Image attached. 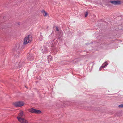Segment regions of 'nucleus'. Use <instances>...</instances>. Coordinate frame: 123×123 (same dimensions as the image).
Masks as SVG:
<instances>
[{"mask_svg":"<svg viewBox=\"0 0 123 123\" xmlns=\"http://www.w3.org/2000/svg\"><path fill=\"white\" fill-rule=\"evenodd\" d=\"M24 103L22 101H18L14 103V105L16 107H20L23 105Z\"/></svg>","mask_w":123,"mask_h":123,"instance_id":"obj_4","label":"nucleus"},{"mask_svg":"<svg viewBox=\"0 0 123 123\" xmlns=\"http://www.w3.org/2000/svg\"><path fill=\"white\" fill-rule=\"evenodd\" d=\"M43 51V53H46L48 52V49L45 46H43L42 48Z\"/></svg>","mask_w":123,"mask_h":123,"instance_id":"obj_8","label":"nucleus"},{"mask_svg":"<svg viewBox=\"0 0 123 123\" xmlns=\"http://www.w3.org/2000/svg\"><path fill=\"white\" fill-rule=\"evenodd\" d=\"M32 39L31 36L30 35H28L27 37H26L24 38L23 44L25 45L30 43Z\"/></svg>","mask_w":123,"mask_h":123,"instance_id":"obj_2","label":"nucleus"},{"mask_svg":"<svg viewBox=\"0 0 123 123\" xmlns=\"http://www.w3.org/2000/svg\"><path fill=\"white\" fill-rule=\"evenodd\" d=\"M25 86L27 88L26 86Z\"/></svg>","mask_w":123,"mask_h":123,"instance_id":"obj_18","label":"nucleus"},{"mask_svg":"<svg viewBox=\"0 0 123 123\" xmlns=\"http://www.w3.org/2000/svg\"><path fill=\"white\" fill-rule=\"evenodd\" d=\"M34 59L33 56H31V55H29L27 57V59L29 61L32 60Z\"/></svg>","mask_w":123,"mask_h":123,"instance_id":"obj_9","label":"nucleus"},{"mask_svg":"<svg viewBox=\"0 0 123 123\" xmlns=\"http://www.w3.org/2000/svg\"><path fill=\"white\" fill-rule=\"evenodd\" d=\"M118 106L120 108H123V104H122L119 105Z\"/></svg>","mask_w":123,"mask_h":123,"instance_id":"obj_11","label":"nucleus"},{"mask_svg":"<svg viewBox=\"0 0 123 123\" xmlns=\"http://www.w3.org/2000/svg\"><path fill=\"white\" fill-rule=\"evenodd\" d=\"M55 44L54 43V40H52L48 43L47 46L49 47H53L55 46Z\"/></svg>","mask_w":123,"mask_h":123,"instance_id":"obj_5","label":"nucleus"},{"mask_svg":"<svg viewBox=\"0 0 123 123\" xmlns=\"http://www.w3.org/2000/svg\"><path fill=\"white\" fill-rule=\"evenodd\" d=\"M41 12L42 13H45V12H46L45 11L43 10L41 11Z\"/></svg>","mask_w":123,"mask_h":123,"instance_id":"obj_13","label":"nucleus"},{"mask_svg":"<svg viewBox=\"0 0 123 123\" xmlns=\"http://www.w3.org/2000/svg\"><path fill=\"white\" fill-rule=\"evenodd\" d=\"M92 43H89L88 44H91Z\"/></svg>","mask_w":123,"mask_h":123,"instance_id":"obj_16","label":"nucleus"},{"mask_svg":"<svg viewBox=\"0 0 123 123\" xmlns=\"http://www.w3.org/2000/svg\"><path fill=\"white\" fill-rule=\"evenodd\" d=\"M108 65V64L107 63V62L105 61V62L103 63L102 65L100 67L99 70H100L101 68H104Z\"/></svg>","mask_w":123,"mask_h":123,"instance_id":"obj_7","label":"nucleus"},{"mask_svg":"<svg viewBox=\"0 0 123 123\" xmlns=\"http://www.w3.org/2000/svg\"><path fill=\"white\" fill-rule=\"evenodd\" d=\"M25 117V115L23 114V112L21 111L19 113L18 116L17 117L18 120L19 121L22 123H28V121L25 119L22 118Z\"/></svg>","mask_w":123,"mask_h":123,"instance_id":"obj_1","label":"nucleus"},{"mask_svg":"<svg viewBox=\"0 0 123 123\" xmlns=\"http://www.w3.org/2000/svg\"><path fill=\"white\" fill-rule=\"evenodd\" d=\"M56 31H59L58 28L57 26L56 27Z\"/></svg>","mask_w":123,"mask_h":123,"instance_id":"obj_12","label":"nucleus"},{"mask_svg":"<svg viewBox=\"0 0 123 123\" xmlns=\"http://www.w3.org/2000/svg\"><path fill=\"white\" fill-rule=\"evenodd\" d=\"M110 2L114 5H120L121 3V2L119 0L116 1H110Z\"/></svg>","mask_w":123,"mask_h":123,"instance_id":"obj_6","label":"nucleus"},{"mask_svg":"<svg viewBox=\"0 0 123 123\" xmlns=\"http://www.w3.org/2000/svg\"><path fill=\"white\" fill-rule=\"evenodd\" d=\"M87 44H87V43L86 44V45H87Z\"/></svg>","mask_w":123,"mask_h":123,"instance_id":"obj_17","label":"nucleus"},{"mask_svg":"<svg viewBox=\"0 0 123 123\" xmlns=\"http://www.w3.org/2000/svg\"><path fill=\"white\" fill-rule=\"evenodd\" d=\"M88 12L87 11L86 12L85 14V17H87L88 15Z\"/></svg>","mask_w":123,"mask_h":123,"instance_id":"obj_10","label":"nucleus"},{"mask_svg":"<svg viewBox=\"0 0 123 123\" xmlns=\"http://www.w3.org/2000/svg\"><path fill=\"white\" fill-rule=\"evenodd\" d=\"M42 37H43L42 36V35H40V37L41 38H42Z\"/></svg>","mask_w":123,"mask_h":123,"instance_id":"obj_15","label":"nucleus"},{"mask_svg":"<svg viewBox=\"0 0 123 123\" xmlns=\"http://www.w3.org/2000/svg\"><path fill=\"white\" fill-rule=\"evenodd\" d=\"M29 111L32 113H39L41 112V111L40 110H37L32 108L30 109Z\"/></svg>","mask_w":123,"mask_h":123,"instance_id":"obj_3","label":"nucleus"},{"mask_svg":"<svg viewBox=\"0 0 123 123\" xmlns=\"http://www.w3.org/2000/svg\"><path fill=\"white\" fill-rule=\"evenodd\" d=\"M44 13H45V15H44L45 17L46 16H47V13H46V12H45Z\"/></svg>","mask_w":123,"mask_h":123,"instance_id":"obj_14","label":"nucleus"}]
</instances>
